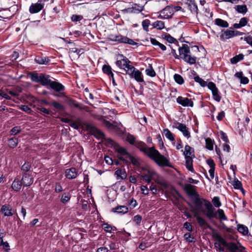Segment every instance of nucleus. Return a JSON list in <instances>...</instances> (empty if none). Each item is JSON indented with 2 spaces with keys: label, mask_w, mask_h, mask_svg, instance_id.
Wrapping results in <instances>:
<instances>
[{
  "label": "nucleus",
  "mask_w": 252,
  "mask_h": 252,
  "mask_svg": "<svg viewBox=\"0 0 252 252\" xmlns=\"http://www.w3.org/2000/svg\"><path fill=\"white\" fill-rule=\"evenodd\" d=\"M127 159H128L130 160V161L134 165H137L138 164V161L136 160V159L134 157L131 156L130 154H129L128 157H127L126 158V161H127Z\"/></svg>",
  "instance_id": "13d9d810"
},
{
  "label": "nucleus",
  "mask_w": 252,
  "mask_h": 252,
  "mask_svg": "<svg viewBox=\"0 0 252 252\" xmlns=\"http://www.w3.org/2000/svg\"><path fill=\"white\" fill-rule=\"evenodd\" d=\"M175 127L181 131L183 133V135L188 138L190 136V133L187 129L186 126L185 124L177 123L176 124Z\"/></svg>",
  "instance_id": "aec40b11"
},
{
  "label": "nucleus",
  "mask_w": 252,
  "mask_h": 252,
  "mask_svg": "<svg viewBox=\"0 0 252 252\" xmlns=\"http://www.w3.org/2000/svg\"><path fill=\"white\" fill-rule=\"evenodd\" d=\"M21 131V129L18 127V126H15L13 128H12L11 130V132H12V134L13 135H16L18 134L19 132H20Z\"/></svg>",
  "instance_id": "774afa93"
},
{
  "label": "nucleus",
  "mask_w": 252,
  "mask_h": 252,
  "mask_svg": "<svg viewBox=\"0 0 252 252\" xmlns=\"http://www.w3.org/2000/svg\"><path fill=\"white\" fill-rule=\"evenodd\" d=\"M193 152V149L190 147L189 145H186L185 147V151L184 155L185 157H194V156L192 154Z\"/></svg>",
  "instance_id": "cd10ccee"
},
{
  "label": "nucleus",
  "mask_w": 252,
  "mask_h": 252,
  "mask_svg": "<svg viewBox=\"0 0 252 252\" xmlns=\"http://www.w3.org/2000/svg\"><path fill=\"white\" fill-rule=\"evenodd\" d=\"M233 186L235 189H243L242 188V185L240 181L238 180H234L233 182Z\"/></svg>",
  "instance_id": "8fccbe9b"
},
{
  "label": "nucleus",
  "mask_w": 252,
  "mask_h": 252,
  "mask_svg": "<svg viewBox=\"0 0 252 252\" xmlns=\"http://www.w3.org/2000/svg\"><path fill=\"white\" fill-rule=\"evenodd\" d=\"M49 87L57 92L63 91L64 90V87L62 84L54 81H52Z\"/></svg>",
  "instance_id": "5701e85b"
},
{
  "label": "nucleus",
  "mask_w": 252,
  "mask_h": 252,
  "mask_svg": "<svg viewBox=\"0 0 252 252\" xmlns=\"http://www.w3.org/2000/svg\"><path fill=\"white\" fill-rule=\"evenodd\" d=\"M112 210L114 212L122 214H126L128 211V208L126 206H119Z\"/></svg>",
  "instance_id": "a878e982"
},
{
  "label": "nucleus",
  "mask_w": 252,
  "mask_h": 252,
  "mask_svg": "<svg viewBox=\"0 0 252 252\" xmlns=\"http://www.w3.org/2000/svg\"><path fill=\"white\" fill-rule=\"evenodd\" d=\"M99 120L102 122V124L108 128L111 129L114 127L113 124L105 120L103 117H100L99 118Z\"/></svg>",
  "instance_id": "ea45409f"
},
{
  "label": "nucleus",
  "mask_w": 252,
  "mask_h": 252,
  "mask_svg": "<svg viewBox=\"0 0 252 252\" xmlns=\"http://www.w3.org/2000/svg\"><path fill=\"white\" fill-rule=\"evenodd\" d=\"M134 146L153 160L159 166H171L169 160L161 155L158 150L155 149L154 147L149 148L145 143L140 141H137Z\"/></svg>",
  "instance_id": "f03ea898"
},
{
  "label": "nucleus",
  "mask_w": 252,
  "mask_h": 252,
  "mask_svg": "<svg viewBox=\"0 0 252 252\" xmlns=\"http://www.w3.org/2000/svg\"><path fill=\"white\" fill-rule=\"evenodd\" d=\"M248 22V19L246 17L242 18L239 21L240 25L243 27L246 26Z\"/></svg>",
  "instance_id": "e2e57ef3"
},
{
  "label": "nucleus",
  "mask_w": 252,
  "mask_h": 252,
  "mask_svg": "<svg viewBox=\"0 0 252 252\" xmlns=\"http://www.w3.org/2000/svg\"><path fill=\"white\" fill-rule=\"evenodd\" d=\"M102 70L104 73L107 74L110 77H113V72L110 65H104L102 67Z\"/></svg>",
  "instance_id": "c9c22d12"
},
{
  "label": "nucleus",
  "mask_w": 252,
  "mask_h": 252,
  "mask_svg": "<svg viewBox=\"0 0 252 252\" xmlns=\"http://www.w3.org/2000/svg\"><path fill=\"white\" fill-rule=\"evenodd\" d=\"M35 61L39 64H47L50 61L48 58L41 56H37L35 58Z\"/></svg>",
  "instance_id": "c85d7f7f"
},
{
  "label": "nucleus",
  "mask_w": 252,
  "mask_h": 252,
  "mask_svg": "<svg viewBox=\"0 0 252 252\" xmlns=\"http://www.w3.org/2000/svg\"><path fill=\"white\" fill-rule=\"evenodd\" d=\"M185 3L187 5L191 12L194 14L198 13V8L194 0H184Z\"/></svg>",
  "instance_id": "2eb2a0df"
},
{
  "label": "nucleus",
  "mask_w": 252,
  "mask_h": 252,
  "mask_svg": "<svg viewBox=\"0 0 252 252\" xmlns=\"http://www.w3.org/2000/svg\"><path fill=\"white\" fill-rule=\"evenodd\" d=\"M206 147L209 150H212L213 149V141L210 138H207L206 139Z\"/></svg>",
  "instance_id": "a18cd8bd"
},
{
  "label": "nucleus",
  "mask_w": 252,
  "mask_h": 252,
  "mask_svg": "<svg viewBox=\"0 0 252 252\" xmlns=\"http://www.w3.org/2000/svg\"><path fill=\"white\" fill-rule=\"evenodd\" d=\"M130 78H133L138 82H144L142 74L139 70H136L135 68L132 65L130 67V69L128 70V72L126 73Z\"/></svg>",
  "instance_id": "1a4fd4ad"
},
{
  "label": "nucleus",
  "mask_w": 252,
  "mask_h": 252,
  "mask_svg": "<svg viewBox=\"0 0 252 252\" xmlns=\"http://www.w3.org/2000/svg\"><path fill=\"white\" fill-rule=\"evenodd\" d=\"M87 127L88 129L90 130L91 131L94 133V134L98 138H103L104 137V134L98 129L97 127H96L94 126L89 124L87 126Z\"/></svg>",
  "instance_id": "4468645a"
},
{
  "label": "nucleus",
  "mask_w": 252,
  "mask_h": 252,
  "mask_svg": "<svg viewBox=\"0 0 252 252\" xmlns=\"http://www.w3.org/2000/svg\"><path fill=\"white\" fill-rule=\"evenodd\" d=\"M0 212L4 216H12L15 212L12 207L9 205H4L1 206Z\"/></svg>",
  "instance_id": "6ab92c4d"
},
{
  "label": "nucleus",
  "mask_w": 252,
  "mask_h": 252,
  "mask_svg": "<svg viewBox=\"0 0 252 252\" xmlns=\"http://www.w3.org/2000/svg\"><path fill=\"white\" fill-rule=\"evenodd\" d=\"M234 36V31L227 30L226 31L222 32V33L220 35V39L221 40L224 41Z\"/></svg>",
  "instance_id": "412c9836"
},
{
  "label": "nucleus",
  "mask_w": 252,
  "mask_h": 252,
  "mask_svg": "<svg viewBox=\"0 0 252 252\" xmlns=\"http://www.w3.org/2000/svg\"><path fill=\"white\" fill-rule=\"evenodd\" d=\"M244 58V55L243 54H239L236 55L230 60V62L232 64H235L238 62L242 60Z\"/></svg>",
  "instance_id": "4c0bfd02"
},
{
  "label": "nucleus",
  "mask_w": 252,
  "mask_h": 252,
  "mask_svg": "<svg viewBox=\"0 0 252 252\" xmlns=\"http://www.w3.org/2000/svg\"><path fill=\"white\" fill-rule=\"evenodd\" d=\"M102 227L105 231L107 232H112L113 227L110 224L107 223H104L102 224Z\"/></svg>",
  "instance_id": "603ef678"
},
{
  "label": "nucleus",
  "mask_w": 252,
  "mask_h": 252,
  "mask_svg": "<svg viewBox=\"0 0 252 252\" xmlns=\"http://www.w3.org/2000/svg\"><path fill=\"white\" fill-rule=\"evenodd\" d=\"M204 14L205 16L208 18H211L213 16V13L210 11V9L209 8L204 7Z\"/></svg>",
  "instance_id": "052dcab7"
},
{
  "label": "nucleus",
  "mask_w": 252,
  "mask_h": 252,
  "mask_svg": "<svg viewBox=\"0 0 252 252\" xmlns=\"http://www.w3.org/2000/svg\"><path fill=\"white\" fill-rule=\"evenodd\" d=\"M184 237L185 239L189 242H192L194 241V238L191 237L190 233H187L185 234Z\"/></svg>",
  "instance_id": "4d7b16f0"
},
{
  "label": "nucleus",
  "mask_w": 252,
  "mask_h": 252,
  "mask_svg": "<svg viewBox=\"0 0 252 252\" xmlns=\"http://www.w3.org/2000/svg\"><path fill=\"white\" fill-rule=\"evenodd\" d=\"M186 158V166L187 168L190 171L194 172V170L192 166V157H185Z\"/></svg>",
  "instance_id": "bb28decb"
},
{
  "label": "nucleus",
  "mask_w": 252,
  "mask_h": 252,
  "mask_svg": "<svg viewBox=\"0 0 252 252\" xmlns=\"http://www.w3.org/2000/svg\"><path fill=\"white\" fill-rule=\"evenodd\" d=\"M152 26L158 30H162L164 28V23L161 21H157L153 23Z\"/></svg>",
  "instance_id": "f704fd0d"
},
{
  "label": "nucleus",
  "mask_w": 252,
  "mask_h": 252,
  "mask_svg": "<svg viewBox=\"0 0 252 252\" xmlns=\"http://www.w3.org/2000/svg\"><path fill=\"white\" fill-rule=\"evenodd\" d=\"M220 137H221V139L223 141H224L225 142L227 143L229 142V140H228V139L227 138L226 134L222 131H221L220 133Z\"/></svg>",
  "instance_id": "338daca9"
},
{
  "label": "nucleus",
  "mask_w": 252,
  "mask_h": 252,
  "mask_svg": "<svg viewBox=\"0 0 252 252\" xmlns=\"http://www.w3.org/2000/svg\"><path fill=\"white\" fill-rule=\"evenodd\" d=\"M150 24V21L148 19H145L142 22V26L143 29L146 31H148V27Z\"/></svg>",
  "instance_id": "3c124183"
},
{
  "label": "nucleus",
  "mask_w": 252,
  "mask_h": 252,
  "mask_svg": "<svg viewBox=\"0 0 252 252\" xmlns=\"http://www.w3.org/2000/svg\"><path fill=\"white\" fill-rule=\"evenodd\" d=\"M31 167V165L30 162H25L22 166L21 170L25 173L29 171Z\"/></svg>",
  "instance_id": "09e8293b"
},
{
  "label": "nucleus",
  "mask_w": 252,
  "mask_h": 252,
  "mask_svg": "<svg viewBox=\"0 0 252 252\" xmlns=\"http://www.w3.org/2000/svg\"><path fill=\"white\" fill-rule=\"evenodd\" d=\"M21 182L24 186H30L33 183V178L29 175V174L25 173L21 179Z\"/></svg>",
  "instance_id": "f3484780"
},
{
  "label": "nucleus",
  "mask_w": 252,
  "mask_h": 252,
  "mask_svg": "<svg viewBox=\"0 0 252 252\" xmlns=\"http://www.w3.org/2000/svg\"><path fill=\"white\" fill-rule=\"evenodd\" d=\"M71 19L72 21L73 22L79 21L83 19V16L81 15H73Z\"/></svg>",
  "instance_id": "680f3d73"
},
{
  "label": "nucleus",
  "mask_w": 252,
  "mask_h": 252,
  "mask_svg": "<svg viewBox=\"0 0 252 252\" xmlns=\"http://www.w3.org/2000/svg\"><path fill=\"white\" fill-rule=\"evenodd\" d=\"M51 105L56 109L58 110H63L64 107L63 105L59 103V102L57 101H53Z\"/></svg>",
  "instance_id": "864d4df0"
},
{
  "label": "nucleus",
  "mask_w": 252,
  "mask_h": 252,
  "mask_svg": "<svg viewBox=\"0 0 252 252\" xmlns=\"http://www.w3.org/2000/svg\"><path fill=\"white\" fill-rule=\"evenodd\" d=\"M215 24L217 26L223 28H227L229 26V24L227 21L220 18H217L215 20Z\"/></svg>",
  "instance_id": "2f4dec72"
},
{
  "label": "nucleus",
  "mask_w": 252,
  "mask_h": 252,
  "mask_svg": "<svg viewBox=\"0 0 252 252\" xmlns=\"http://www.w3.org/2000/svg\"><path fill=\"white\" fill-rule=\"evenodd\" d=\"M195 186L190 184H186L184 189L188 195L190 197L195 207L200 210L201 212L204 214L206 217L211 219L216 217L215 213V209L208 200L200 197L199 194L195 189Z\"/></svg>",
  "instance_id": "f257e3e1"
},
{
  "label": "nucleus",
  "mask_w": 252,
  "mask_h": 252,
  "mask_svg": "<svg viewBox=\"0 0 252 252\" xmlns=\"http://www.w3.org/2000/svg\"><path fill=\"white\" fill-rule=\"evenodd\" d=\"M126 140L131 145H134L137 141L135 140V137L130 134L129 133H126L125 135Z\"/></svg>",
  "instance_id": "7c9ffc66"
},
{
  "label": "nucleus",
  "mask_w": 252,
  "mask_h": 252,
  "mask_svg": "<svg viewBox=\"0 0 252 252\" xmlns=\"http://www.w3.org/2000/svg\"><path fill=\"white\" fill-rule=\"evenodd\" d=\"M212 202L214 206L217 208L220 207L221 205L220 198L218 196H215L213 198Z\"/></svg>",
  "instance_id": "de8ad7c7"
},
{
  "label": "nucleus",
  "mask_w": 252,
  "mask_h": 252,
  "mask_svg": "<svg viewBox=\"0 0 252 252\" xmlns=\"http://www.w3.org/2000/svg\"><path fill=\"white\" fill-rule=\"evenodd\" d=\"M18 143V139L16 137L9 139L8 141V145L11 148L15 147Z\"/></svg>",
  "instance_id": "72a5a7b5"
},
{
  "label": "nucleus",
  "mask_w": 252,
  "mask_h": 252,
  "mask_svg": "<svg viewBox=\"0 0 252 252\" xmlns=\"http://www.w3.org/2000/svg\"><path fill=\"white\" fill-rule=\"evenodd\" d=\"M236 9L239 13H246L247 11V7L245 4L237 5Z\"/></svg>",
  "instance_id": "37998d69"
},
{
  "label": "nucleus",
  "mask_w": 252,
  "mask_h": 252,
  "mask_svg": "<svg viewBox=\"0 0 252 252\" xmlns=\"http://www.w3.org/2000/svg\"><path fill=\"white\" fill-rule=\"evenodd\" d=\"M117 180H124L127 177V174L125 169H117L114 173Z\"/></svg>",
  "instance_id": "b1692460"
},
{
  "label": "nucleus",
  "mask_w": 252,
  "mask_h": 252,
  "mask_svg": "<svg viewBox=\"0 0 252 252\" xmlns=\"http://www.w3.org/2000/svg\"><path fill=\"white\" fill-rule=\"evenodd\" d=\"M145 72L147 75L151 77H154L156 76V72L153 68L151 64H149L148 67L146 69Z\"/></svg>",
  "instance_id": "58836bf2"
},
{
  "label": "nucleus",
  "mask_w": 252,
  "mask_h": 252,
  "mask_svg": "<svg viewBox=\"0 0 252 252\" xmlns=\"http://www.w3.org/2000/svg\"><path fill=\"white\" fill-rule=\"evenodd\" d=\"M174 10L172 7L166 6L162 10L158 18L160 19H168L171 18L173 14Z\"/></svg>",
  "instance_id": "9b49d317"
},
{
  "label": "nucleus",
  "mask_w": 252,
  "mask_h": 252,
  "mask_svg": "<svg viewBox=\"0 0 252 252\" xmlns=\"http://www.w3.org/2000/svg\"><path fill=\"white\" fill-rule=\"evenodd\" d=\"M131 62L126 57L123 55H119L118 60L116 62V64L120 68L123 69L126 74L128 72V70L130 69V67L132 65L130 64Z\"/></svg>",
  "instance_id": "39448f33"
},
{
  "label": "nucleus",
  "mask_w": 252,
  "mask_h": 252,
  "mask_svg": "<svg viewBox=\"0 0 252 252\" xmlns=\"http://www.w3.org/2000/svg\"><path fill=\"white\" fill-rule=\"evenodd\" d=\"M184 227L187 229L189 231H192V226L191 225V224L188 222H186L185 223H184Z\"/></svg>",
  "instance_id": "69168bd1"
},
{
  "label": "nucleus",
  "mask_w": 252,
  "mask_h": 252,
  "mask_svg": "<svg viewBox=\"0 0 252 252\" xmlns=\"http://www.w3.org/2000/svg\"><path fill=\"white\" fill-rule=\"evenodd\" d=\"M164 38L167 40V41L171 43H174L176 41V39L171 36L170 34L165 35Z\"/></svg>",
  "instance_id": "bf43d9fd"
},
{
  "label": "nucleus",
  "mask_w": 252,
  "mask_h": 252,
  "mask_svg": "<svg viewBox=\"0 0 252 252\" xmlns=\"http://www.w3.org/2000/svg\"><path fill=\"white\" fill-rule=\"evenodd\" d=\"M44 7V4L40 3H32L30 7L29 11L31 14L36 13Z\"/></svg>",
  "instance_id": "dca6fc26"
},
{
  "label": "nucleus",
  "mask_w": 252,
  "mask_h": 252,
  "mask_svg": "<svg viewBox=\"0 0 252 252\" xmlns=\"http://www.w3.org/2000/svg\"><path fill=\"white\" fill-rule=\"evenodd\" d=\"M189 205L191 208V211L193 213L194 217L196 218V219L199 226L203 229L206 228L207 227L210 228L211 227L209 224H208L203 218L198 215V211H200L201 212V211L197 209L196 207H193L192 205L190 203H189Z\"/></svg>",
  "instance_id": "423d86ee"
},
{
  "label": "nucleus",
  "mask_w": 252,
  "mask_h": 252,
  "mask_svg": "<svg viewBox=\"0 0 252 252\" xmlns=\"http://www.w3.org/2000/svg\"><path fill=\"white\" fill-rule=\"evenodd\" d=\"M144 6L139 4L134 3L132 4L131 7L127 9V11L129 13H139L143 10Z\"/></svg>",
  "instance_id": "4be33fe9"
},
{
  "label": "nucleus",
  "mask_w": 252,
  "mask_h": 252,
  "mask_svg": "<svg viewBox=\"0 0 252 252\" xmlns=\"http://www.w3.org/2000/svg\"><path fill=\"white\" fill-rule=\"evenodd\" d=\"M20 109L28 113H30L31 112H32V109L29 107L27 105H21V107H20Z\"/></svg>",
  "instance_id": "0e129e2a"
},
{
  "label": "nucleus",
  "mask_w": 252,
  "mask_h": 252,
  "mask_svg": "<svg viewBox=\"0 0 252 252\" xmlns=\"http://www.w3.org/2000/svg\"><path fill=\"white\" fill-rule=\"evenodd\" d=\"M22 185L23 184L21 181L18 179H15L12 184L11 187L14 191H18L21 189Z\"/></svg>",
  "instance_id": "393cba45"
},
{
  "label": "nucleus",
  "mask_w": 252,
  "mask_h": 252,
  "mask_svg": "<svg viewBox=\"0 0 252 252\" xmlns=\"http://www.w3.org/2000/svg\"><path fill=\"white\" fill-rule=\"evenodd\" d=\"M116 150L119 153L118 158L122 160L126 161V158L128 157L129 154L126 150L123 147L118 146Z\"/></svg>",
  "instance_id": "ddd939ff"
},
{
  "label": "nucleus",
  "mask_w": 252,
  "mask_h": 252,
  "mask_svg": "<svg viewBox=\"0 0 252 252\" xmlns=\"http://www.w3.org/2000/svg\"><path fill=\"white\" fill-rule=\"evenodd\" d=\"M222 245L230 251V252H243L245 248L238 245L234 243H227L222 239L220 236H218Z\"/></svg>",
  "instance_id": "0eeeda50"
},
{
  "label": "nucleus",
  "mask_w": 252,
  "mask_h": 252,
  "mask_svg": "<svg viewBox=\"0 0 252 252\" xmlns=\"http://www.w3.org/2000/svg\"><path fill=\"white\" fill-rule=\"evenodd\" d=\"M111 40L119 43H127L131 45H136L137 43L131 39L122 35H112L110 38Z\"/></svg>",
  "instance_id": "6e6552de"
},
{
  "label": "nucleus",
  "mask_w": 252,
  "mask_h": 252,
  "mask_svg": "<svg viewBox=\"0 0 252 252\" xmlns=\"http://www.w3.org/2000/svg\"><path fill=\"white\" fill-rule=\"evenodd\" d=\"M208 88L211 90L214 99L217 102H220L221 99V96L219 94L218 89L215 83L210 82L208 83Z\"/></svg>",
  "instance_id": "9d476101"
},
{
  "label": "nucleus",
  "mask_w": 252,
  "mask_h": 252,
  "mask_svg": "<svg viewBox=\"0 0 252 252\" xmlns=\"http://www.w3.org/2000/svg\"><path fill=\"white\" fill-rule=\"evenodd\" d=\"M31 79L35 82L40 83L42 86H50L52 80L50 79L49 76L44 74L38 75L37 73H32L31 75Z\"/></svg>",
  "instance_id": "20e7f679"
},
{
  "label": "nucleus",
  "mask_w": 252,
  "mask_h": 252,
  "mask_svg": "<svg viewBox=\"0 0 252 252\" xmlns=\"http://www.w3.org/2000/svg\"><path fill=\"white\" fill-rule=\"evenodd\" d=\"M216 214V217H214V218H217V214L218 215V218L220 220H227V217L224 214V212L223 210L219 209L217 210V213H215ZM212 218V219H213Z\"/></svg>",
  "instance_id": "473e14b6"
},
{
  "label": "nucleus",
  "mask_w": 252,
  "mask_h": 252,
  "mask_svg": "<svg viewBox=\"0 0 252 252\" xmlns=\"http://www.w3.org/2000/svg\"><path fill=\"white\" fill-rule=\"evenodd\" d=\"M163 133L165 137L171 141H173L175 139L172 133L168 129H164L163 130Z\"/></svg>",
  "instance_id": "e433bc0d"
},
{
  "label": "nucleus",
  "mask_w": 252,
  "mask_h": 252,
  "mask_svg": "<svg viewBox=\"0 0 252 252\" xmlns=\"http://www.w3.org/2000/svg\"><path fill=\"white\" fill-rule=\"evenodd\" d=\"M70 199V195L69 193L65 192L63 193L62 195L61 199V202L65 204L67 202H68Z\"/></svg>",
  "instance_id": "a19ab883"
},
{
  "label": "nucleus",
  "mask_w": 252,
  "mask_h": 252,
  "mask_svg": "<svg viewBox=\"0 0 252 252\" xmlns=\"http://www.w3.org/2000/svg\"><path fill=\"white\" fill-rule=\"evenodd\" d=\"M194 81L196 82L199 83L201 86L204 87L206 86H208L207 82L204 80H203L202 78H200L199 76H195L194 77Z\"/></svg>",
  "instance_id": "79ce46f5"
},
{
  "label": "nucleus",
  "mask_w": 252,
  "mask_h": 252,
  "mask_svg": "<svg viewBox=\"0 0 252 252\" xmlns=\"http://www.w3.org/2000/svg\"><path fill=\"white\" fill-rule=\"evenodd\" d=\"M67 103L70 107H79V104L73 99H68L67 101Z\"/></svg>",
  "instance_id": "5fc2aeb1"
},
{
  "label": "nucleus",
  "mask_w": 252,
  "mask_h": 252,
  "mask_svg": "<svg viewBox=\"0 0 252 252\" xmlns=\"http://www.w3.org/2000/svg\"><path fill=\"white\" fill-rule=\"evenodd\" d=\"M174 79L175 82L180 85L183 84L184 82L183 77L178 74H175L174 75Z\"/></svg>",
  "instance_id": "c03bdc74"
},
{
  "label": "nucleus",
  "mask_w": 252,
  "mask_h": 252,
  "mask_svg": "<svg viewBox=\"0 0 252 252\" xmlns=\"http://www.w3.org/2000/svg\"><path fill=\"white\" fill-rule=\"evenodd\" d=\"M237 230L239 232L244 235H247L249 233V230L247 226L243 224H239L237 225Z\"/></svg>",
  "instance_id": "c756f323"
},
{
  "label": "nucleus",
  "mask_w": 252,
  "mask_h": 252,
  "mask_svg": "<svg viewBox=\"0 0 252 252\" xmlns=\"http://www.w3.org/2000/svg\"><path fill=\"white\" fill-rule=\"evenodd\" d=\"M133 220L137 225H139L142 220V217L137 215L134 217Z\"/></svg>",
  "instance_id": "6e6d98bb"
},
{
  "label": "nucleus",
  "mask_w": 252,
  "mask_h": 252,
  "mask_svg": "<svg viewBox=\"0 0 252 252\" xmlns=\"http://www.w3.org/2000/svg\"><path fill=\"white\" fill-rule=\"evenodd\" d=\"M177 102L184 107H193V102L190 99L187 97H184L182 96H178L176 99Z\"/></svg>",
  "instance_id": "f8f14e48"
},
{
  "label": "nucleus",
  "mask_w": 252,
  "mask_h": 252,
  "mask_svg": "<svg viewBox=\"0 0 252 252\" xmlns=\"http://www.w3.org/2000/svg\"><path fill=\"white\" fill-rule=\"evenodd\" d=\"M65 177L68 179H72L78 176V171L74 167L67 169L65 172Z\"/></svg>",
  "instance_id": "a211bd4d"
},
{
  "label": "nucleus",
  "mask_w": 252,
  "mask_h": 252,
  "mask_svg": "<svg viewBox=\"0 0 252 252\" xmlns=\"http://www.w3.org/2000/svg\"><path fill=\"white\" fill-rule=\"evenodd\" d=\"M153 175V173L149 172L148 174H145L142 176L143 180L148 183H150L152 180Z\"/></svg>",
  "instance_id": "49530a36"
},
{
  "label": "nucleus",
  "mask_w": 252,
  "mask_h": 252,
  "mask_svg": "<svg viewBox=\"0 0 252 252\" xmlns=\"http://www.w3.org/2000/svg\"><path fill=\"white\" fill-rule=\"evenodd\" d=\"M179 52L181 58L190 64H193L196 63V57L191 56L189 46L187 44H183L182 47L179 48Z\"/></svg>",
  "instance_id": "7ed1b4c3"
}]
</instances>
